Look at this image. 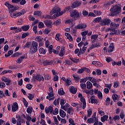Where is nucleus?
Instances as JSON below:
<instances>
[{"mask_svg": "<svg viewBox=\"0 0 125 125\" xmlns=\"http://www.w3.org/2000/svg\"><path fill=\"white\" fill-rule=\"evenodd\" d=\"M72 9V7H67L64 9V10L62 11H61V9L59 8L58 6H55V7L51 10L50 12V15H53L55 18L56 17H59V16H61V15H63L66 11H70Z\"/></svg>", "mask_w": 125, "mask_h": 125, "instance_id": "f257e3e1", "label": "nucleus"}, {"mask_svg": "<svg viewBox=\"0 0 125 125\" xmlns=\"http://www.w3.org/2000/svg\"><path fill=\"white\" fill-rule=\"evenodd\" d=\"M65 24H68L70 25V27H73L74 25H75V23L73 21V19H70L69 20H67L65 21Z\"/></svg>", "mask_w": 125, "mask_h": 125, "instance_id": "f3484780", "label": "nucleus"}, {"mask_svg": "<svg viewBox=\"0 0 125 125\" xmlns=\"http://www.w3.org/2000/svg\"><path fill=\"white\" fill-rule=\"evenodd\" d=\"M66 103V101L63 99H61L60 104L61 106H63L64 104Z\"/></svg>", "mask_w": 125, "mask_h": 125, "instance_id": "338daca9", "label": "nucleus"}, {"mask_svg": "<svg viewBox=\"0 0 125 125\" xmlns=\"http://www.w3.org/2000/svg\"><path fill=\"white\" fill-rule=\"evenodd\" d=\"M69 107H70V105L69 104L66 103L64 105L61 106V108L64 111H67V110L69 109Z\"/></svg>", "mask_w": 125, "mask_h": 125, "instance_id": "aec40b11", "label": "nucleus"}, {"mask_svg": "<svg viewBox=\"0 0 125 125\" xmlns=\"http://www.w3.org/2000/svg\"><path fill=\"white\" fill-rule=\"evenodd\" d=\"M72 84V81H71V80L70 79L67 78L66 79V81H65V85L66 86H69V85H71Z\"/></svg>", "mask_w": 125, "mask_h": 125, "instance_id": "f704fd0d", "label": "nucleus"}, {"mask_svg": "<svg viewBox=\"0 0 125 125\" xmlns=\"http://www.w3.org/2000/svg\"><path fill=\"white\" fill-rule=\"evenodd\" d=\"M120 26V24H116L115 22H111L110 23V28H108L105 30V32H109L110 36H112V35H116L117 34V30L115 29H117V27Z\"/></svg>", "mask_w": 125, "mask_h": 125, "instance_id": "7ed1b4c3", "label": "nucleus"}, {"mask_svg": "<svg viewBox=\"0 0 125 125\" xmlns=\"http://www.w3.org/2000/svg\"><path fill=\"white\" fill-rule=\"evenodd\" d=\"M32 110H33V108L30 106L27 108L26 110V112L27 113H28V114H31V113H32Z\"/></svg>", "mask_w": 125, "mask_h": 125, "instance_id": "4d7b16f0", "label": "nucleus"}, {"mask_svg": "<svg viewBox=\"0 0 125 125\" xmlns=\"http://www.w3.org/2000/svg\"><path fill=\"white\" fill-rule=\"evenodd\" d=\"M98 97L99 99H102L103 98V95L101 91H99L98 93Z\"/></svg>", "mask_w": 125, "mask_h": 125, "instance_id": "13d9d810", "label": "nucleus"}, {"mask_svg": "<svg viewBox=\"0 0 125 125\" xmlns=\"http://www.w3.org/2000/svg\"><path fill=\"white\" fill-rule=\"evenodd\" d=\"M114 48H115V45H114V43H111L108 47V51L109 52H112L113 50H114Z\"/></svg>", "mask_w": 125, "mask_h": 125, "instance_id": "393cba45", "label": "nucleus"}, {"mask_svg": "<svg viewBox=\"0 0 125 125\" xmlns=\"http://www.w3.org/2000/svg\"><path fill=\"white\" fill-rule=\"evenodd\" d=\"M69 123L70 124L69 125H75V122H74V120L72 118L69 119Z\"/></svg>", "mask_w": 125, "mask_h": 125, "instance_id": "774afa93", "label": "nucleus"}, {"mask_svg": "<svg viewBox=\"0 0 125 125\" xmlns=\"http://www.w3.org/2000/svg\"><path fill=\"white\" fill-rule=\"evenodd\" d=\"M58 108H56L54 111H52V115H58Z\"/></svg>", "mask_w": 125, "mask_h": 125, "instance_id": "0e129e2a", "label": "nucleus"}, {"mask_svg": "<svg viewBox=\"0 0 125 125\" xmlns=\"http://www.w3.org/2000/svg\"><path fill=\"white\" fill-rule=\"evenodd\" d=\"M1 81L4 83H6V85H9L10 84V83H11L10 79H7L5 77H2L1 78Z\"/></svg>", "mask_w": 125, "mask_h": 125, "instance_id": "ddd939ff", "label": "nucleus"}, {"mask_svg": "<svg viewBox=\"0 0 125 125\" xmlns=\"http://www.w3.org/2000/svg\"><path fill=\"white\" fill-rule=\"evenodd\" d=\"M46 98L49 101H52V100H54V94H53V93H48V96Z\"/></svg>", "mask_w": 125, "mask_h": 125, "instance_id": "9b49d317", "label": "nucleus"}, {"mask_svg": "<svg viewBox=\"0 0 125 125\" xmlns=\"http://www.w3.org/2000/svg\"><path fill=\"white\" fill-rule=\"evenodd\" d=\"M60 115L62 118H65L66 117V112L62 109H60L59 111Z\"/></svg>", "mask_w": 125, "mask_h": 125, "instance_id": "5701e85b", "label": "nucleus"}, {"mask_svg": "<svg viewBox=\"0 0 125 125\" xmlns=\"http://www.w3.org/2000/svg\"><path fill=\"white\" fill-rule=\"evenodd\" d=\"M58 93L60 95H63L65 92H64V90H63V88H61L58 90Z\"/></svg>", "mask_w": 125, "mask_h": 125, "instance_id": "49530a36", "label": "nucleus"}, {"mask_svg": "<svg viewBox=\"0 0 125 125\" xmlns=\"http://www.w3.org/2000/svg\"><path fill=\"white\" fill-rule=\"evenodd\" d=\"M43 40V38H42L41 36H37L35 38V41L37 42H42Z\"/></svg>", "mask_w": 125, "mask_h": 125, "instance_id": "72a5a7b5", "label": "nucleus"}, {"mask_svg": "<svg viewBox=\"0 0 125 125\" xmlns=\"http://www.w3.org/2000/svg\"><path fill=\"white\" fill-rule=\"evenodd\" d=\"M101 19H102L101 17L96 18L94 20L93 22L94 23H99L101 21Z\"/></svg>", "mask_w": 125, "mask_h": 125, "instance_id": "37998d69", "label": "nucleus"}, {"mask_svg": "<svg viewBox=\"0 0 125 125\" xmlns=\"http://www.w3.org/2000/svg\"><path fill=\"white\" fill-rule=\"evenodd\" d=\"M90 99L92 104H98V101L95 99V97L94 96H91Z\"/></svg>", "mask_w": 125, "mask_h": 125, "instance_id": "dca6fc26", "label": "nucleus"}, {"mask_svg": "<svg viewBox=\"0 0 125 125\" xmlns=\"http://www.w3.org/2000/svg\"><path fill=\"white\" fill-rule=\"evenodd\" d=\"M38 42L35 41H33L32 42L31 46L30 49V53H32V54L34 53H36V52L38 51Z\"/></svg>", "mask_w": 125, "mask_h": 125, "instance_id": "20e7f679", "label": "nucleus"}, {"mask_svg": "<svg viewBox=\"0 0 125 125\" xmlns=\"http://www.w3.org/2000/svg\"><path fill=\"white\" fill-rule=\"evenodd\" d=\"M70 60L74 62V63H79V62H80V60L76 58H70Z\"/></svg>", "mask_w": 125, "mask_h": 125, "instance_id": "c03bdc74", "label": "nucleus"}, {"mask_svg": "<svg viewBox=\"0 0 125 125\" xmlns=\"http://www.w3.org/2000/svg\"><path fill=\"white\" fill-rule=\"evenodd\" d=\"M10 16L12 18H16L17 17H18L17 13H11L10 14Z\"/></svg>", "mask_w": 125, "mask_h": 125, "instance_id": "864d4df0", "label": "nucleus"}, {"mask_svg": "<svg viewBox=\"0 0 125 125\" xmlns=\"http://www.w3.org/2000/svg\"><path fill=\"white\" fill-rule=\"evenodd\" d=\"M112 98L114 101H116V100H119V96L116 94H113Z\"/></svg>", "mask_w": 125, "mask_h": 125, "instance_id": "e433bc0d", "label": "nucleus"}, {"mask_svg": "<svg viewBox=\"0 0 125 125\" xmlns=\"http://www.w3.org/2000/svg\"><path fill=\"white\" fill-rule=\"evenodd\" d=\"M52 111H53V107L51 106H50L48 107H45V112L46 114L50 113L51 115H52Z\"/></svg>", "mask_w": 125, "mask_h": 125, "instance_id": "f8f14e48", "label": "nucleus"}, {"mask_svg": "<svg viewBox=\"0 0 125 125\" xmlns=\"http://www.w3.org/2000/svg\"><path fill=\"white\" fill-rule=\"evenodd\" d=\"M52 64V62H48V61H45L43 62V65L44 66H47L48 65H51Z\"/></svg>", "mask_w": 125, "mask_h": 125, "instance_id": "79ce46f5", "label": "nucleus"}, {"mask_svg": "<svg viewBox=\"0 0 125 125\" xmlns=\"http://www.w3.org/2000/svg\"><path fill=\"white\" fill-rule=\"evenodd\" d=\"M29 36H30V33H29V32H26L22 34L21 38L25 39V38H26V37Z\"/></svg>", "mask_w": 125, "mask_h": 125, "instance_id": "de8ad7c7", "label": "nucleus"}, {"mask_svg": "<svg viewBox=\"0 0 125 125\" xmlns=\"http://www.w3.org/2000/svg\"><path fill=\"white\" fill-rule=\"evenodd\" d=\"M18 110V104L17 103L15 102L13 103L12 106V111L13 112H16Z\"/></svg>", "mask_w": 125, "mask_h": 125, "instance_id": "2eb2a0df", "label": "nucleus"}, {"mask_svg": "<svg viewBox=\"0 0 125 125\" xmlns=\"http://www.w3.org/2000/svg\"><path fill=\"white\" fill-rule=\"evenodd\" d=\"M5 5L8 7L9 10L12 11H15V10H18L19 9V7L14 6L13 5L9 4L8 2L5 3Z\"/></svg>", "mask_w": 125, "mask_h": 125, "instance_id": "0eeeda50", "label": "nucleus"}, {"mask_svg": "<svg viewBox=\"0 0 125 125\" xmlns=\"http://www.w3.org/2000/svg\"><path fill=\"white\" fill-rule=\"evenodd\" d=\"M32 44V43L30 42H28L25 43V44L24 45L23 47L24 48H29L30 46H31V45Z\"/></svg>", "mask_w": 125, "mask_h": 125, "instance_id": "a19ab883", "label": "nucleus"}, {"mask_svg": "<svg viewBox=\"0 0 125 125\" xmlns=\"http://www.w3.org/2000/svg\"><path fill=\"white\" fill-rule=\"evenodd\" d=\"M64 54H65V48H64V47H62L61 48L59 55V56H61V57H62L64 56Z\"/></svg>", "mask_w": 125, "mask_h": 125, "instance_id": "412c9836", "label": "nucleus"}, {"mask_svg": "<svg viewBox=\"0 0 125 125\" xmlns=\"http://www.w3.org/2000/svg\"><path fill=\"white\" fill-rule=\"evenodd\" d=\"M44 23L47 27H51V25L52 24V22L51 21H48V20H45L44 21Z\"/></svg>", "mask_w": 125, "mask_h": 125, "instance_id": "b1692460", "label": "nucleus"}, {"mask_svg": "<svg viewBox=\"0 0 125 125\" xmlns=\"http://www.w3.org/2000/svg\"><path fill=\"white\" fill-rule=\"evenodd\" d=\"M98 38V35L97 34L93 35L91 37V41L92 42H94L96 40H97V38Z\"/></svg>", "mask_w": 125, "mask_h": 125, "instance_id": "bb28decb", "label": "nucleus"}, {"mask_svg": "<svg viewBox=\"0 0 125 125\" xmlns=\"http://www.w3.org/2000/svg\"><path fill=\"white\" fill-rule=\"evenodd\" d=\"M60 102V98H58L57 100H55L54 101V105H59V103Z\"/></svg>", "mask_w": 125, "mask_h": 125, "instance_id": "6e6d98bb", "label": "nucleus"}, {"mask_svg": "<svg viewBox=\"0 0 125 125\" xmlns=\"http://www.w3.org/2000/svg\"><path fill=\"white\" fill-rule=\"evenodd\" d=\"M80 86L82 88V89H83L84 90H85V87H86V84H85V83H82L80 84Z\"/></svg>", "mask_w": 125, "mask_h": 125, "instance_id": "680f3d73", "label": "nucleus"}, {"mask_svg": "<svg viewBox=\"0 0 125 125\" xmlns=\"http://www.w3.org/2000/svg\"><path fill=\"white\" fill-rule=\"evenodd\" d=\"M108 118H109V116H108V115H104V116L101 117V121L102 122V123H104L108 120Z\"/></svg>", "mask_w": 125, "mask_h": 125, "instance_id": "473e14b6", "label": "nucleus"}, {"mask_svg": "<svg viewBox=\"0 0 125 125\" xmlns=\"http://www.w3.org/2000/svg\"><path fill=\"white\" fill-rule=\"evenodd\" d=\"M26 120H27L26 122H31V120H32V118L31 117V116H30V115H29L28 114H26Z\"/></svg>", "mask_w": 125, "mask_h": 125, "instance_id": "603ef678", "label": "nucleus"}, {"mask_svg": "<svg viewBox=\"0 0 125 125\" xmlns=\"http://www.w3.org/2000/svg\"><path fill=\"white\" fill-rule=\"evenodd\" d=\"M32 80L34 82H37V81H38V82H41V81L43 82V81H44V78H43V76H41L40 74H37L33 77Z\"/></svg>", "mask_w": 125, "mask_h": 125, "instance_id": "423d86ee", "label": "nucleus"}, {"mask_svg": "<svg viewBox=\"0 0 125 125\" xmlns=\"http://www.w3.org/2000/svg\"><path fill=\"white\" fill-rule=\"evenodd\" d=\"M94 91V90H93V89L89 90H86L84 91V92H85V93H86V94H87V95L91 94V95H92V94H93V92Z\"/></svg>", "mask_w": 125, "mask_h": 125, "instance_id": "c756f323", "label": "nucleus"}, {"mask_svg": "<svg viewBox=\"0 0 125 125\" xmlns=\"http://www.w3.org/2000/svg\"><path fill=\"white\" fill-rule=\"evenodd\" d=\"M61 23V20L59 19L57 20L56 21L54 22V25L55 26H57V25H60Z\"/></svg>", "mask_w": 125, "mask_h": 125, "instance_id": "8fccbe9b", "label": "nucleus"}, {"mask_svg": "<svg viewBox=\"0 0 125 125\" xmlns=\"http://www.w3.org/2000/svg\"><path fill=\"white\" fill-rule=\"evenodd\" d=\"M89 81L91 82V83H96V80H95V79H94L93 77H90V79Z\"/></svg>", "mask_w": 125, "mask_h": 125, "instance_id": "69168bd1", "label": "nucleus"}, {"mask_svg": "<svg viewBox=\"0 0 125 125\" xmlns=\"http://www.w3.org/2000/svg\"><path fill=\"white\" fill-rule=\"evenodd\" d=\"M39 53L40 54H45V53H46V50H45V49H44V48H42V47H41L39 50Z\"/></svg>", "mask_w": 125, "mask_h": 125, "instance_id": "c85d7f7f", "label": "nucleus"}, {"mask_svg": "<svg viewBox=\"0 0 125 125\" xmlns=\"http://www.w3.org/2000/svg\"><path fill=\"white\" fill-rule=\"evenodd\" d=\"M13 53V51L10 50L8 51L7 54H5V57H8V56H10Z\"/></svg>", "mask_w": 125, "mask_h": 125, "instance_id": "bf43d9fd", "label": "nucleus"}, {"mask_svg": "<svg viewBox=\"0 0 125 125\" xmlns=\"http://www.w3.org/2000/svg\"><path fill=\"white\" fill-rule=\"evenodd\" d=\"M78 97L80 98V101L83 103L82 108L85 109L86 107V102H85V99H84L83 96V94H82L81 93L78 94Z\"/></svg>", "mask_w": 125, "mask_h": 125, "instance_id": "39448f33", "label": "nucleus"}, {"mask_svg": "<svg viewBox=\"0 0 125 125\" xmlns=\"http://www.w3.org/2000/svg\"><path fill=\"white\" fill-rule=\"evenodd\" d=\"M92 115V109H89L87 110V117H90Z\"/></svg>", "mask_w": 125, "mask_h": 125, "instance_id": "3c124183", "label": "nucleus"}, {"mask_svg": "<svg viewBox=\"0 0 125 125\" xmlns=\"http://www.w3.org/2000/svg\"><path fill=\"white\" fill-rule=\"evenodd\" d=\"M67 113L69 114V115H73L74 114V109L73 107H69L67 110Z\"/></svg>", "mask_w": 125, "mask_h": 125, "instance_id": "c9c22d12", "label": "nucleus"}, {"mask_svg": "<svg viewBox=\"0 0 125 125\" xmlns=\"http://www.w3.org/2000/svg\"><path fill=\"white\" fill-rule=\"evenodd\" d=\"M86 28V25L84 23H80L75 26V29H85Z\"/></svg>", "mask_w": 125, "mask_h": 125, "instance_id": "4468645a", "label": "nucleus"}, {"mask_svg": "<svg viewBox=\"0 0 125 125\" xmlns=\"http://www.w3.org/2000/svg\"><path fill=\"white\" fill-rule=\"evenodd\" d=\"M61 39V34H60V33H57V34H56L55 39L56 40V41H57V42H59Z\"/></svg>", "mask_w": 125, "mask_h": 125, "instance_id": "4c0bfd02", "label": "nucleus"}, {"mask_svg": "<svg viewBox=\"0 0 125 125\" xmlns=\"http://www.w3.org/2000/svg\"><path fill=\"white\" fill-rule=\"evenodd\" d=\"M86 86H87V89H91V88H92V83H90V82H88L87 81L86 82Z\"/></svg>", "mask_w": 125, "mask_h": 125, "instance_id": "2f4dec72", "label": "nucleus"}, {"mask_svg": "<svg viewBox=\"0 0 125 125\" xmlns=\"http://www.w3.org/2000/svg\"><path fill=\"white\" fill-rule=\"evenodd\" d=\"M111 22V20L109 19H104L101 21H100V25L101 26H108L109 25L110 23Z\"/></svg>", "mask_w": 125, "mask_h": 125, "instance_id": "6e6552de", "label": "nucleus"}, {"mask_svg": "<svg viewBox=\"0 0 125 125\" xmlns=\"http://www.w3.org/2000/svg\"><path fill=\"white\" fill-rule=\"evenodd\" d=\"M44 27V24H43L42 22H40L39 23L38 27L39 29H42V28H43Z\"/></svg>", "mask_w": 125, "mask_h": 125, "instance_id": "5fc2aeb1", "label": "nucleus"}, {"mask_svg": "<svg viewBox=\"0 0 125 125\" xmlns=\"http://www.w3.org/2000/svg\"><path fill=\"white\" fill-rule=\"evenodd\" d=\"M25 14V10H22L19 12L17 13V15L18 16H21V15H24Z\"/></svg>", "mask_w": 125, "mask_h": 125, "instance_id": "ea45409f", "label": "nucleus"}, {"mask_svg": "<svg viewBox=\"0 0 125 125\" xmlns=\"http://www.w3.org/2000/svg\"><path fill=\"white\" fill-rule=\"evenodd\" d=\"M10 30L13 31V33L14 34H16L17 33H19L20 32H22V29L21 28H18L16 27H12L10 28Z\"/></svg>", "mask_w": 125, "mask_h": 125, "instance_id": "9d476101", "label": "nucleus"}, {"mask_svg": "<svg viewBox=\"0 0 125 125\" xmlns=\"http://www.w3.org/2000/svg\"><path fill=\"white\" fill-rule=\"evenodd\" d=\"M93 65H95L96 67H101L102 66V63L99 62L93 61L92 62Z\"/></svg>", "mask_w": 125, "mask_h": 125, "instance_id": "4be33fe9", "label": "nucleus"}, {"mask_svg": "<svg viewBox=\"0 0 125 125\" xmlns=\"http://www.w3.org/2000/svg\"><path fill=\"white\" fill-rule=\"evenodd\" d=\"M69 90L71 93H72L73 94H76V93H77V91H78L77 88H75L74 86L70 87Z\"/></svg>", "mask_w": 125, "mask_h": 125, "instance_id": "a211bd4d", "label": "nucleus"}, {"mask_svg": "<svg viewBox=\"0 0 125 125\" xmlns=\"http://www.w3.org/2000/svg\"><path fill=\"white\" fill-rule=\"evenodd\" d=\"M81 4H82V2L76 1L73 3V4H72V8H76V7H78V6H80Z\"/></svg>", "mask_w": 125, "mask_h": 125, "instance_id": "6ab92c4d", "label": "nucleus"}, {"mask_svg": "<svg viewBox=\"0 0 125 125\" xmlns=\"http://www.w3.org/2000/svg\"><path fill=\"white\" fill-rule=\"evenodd\" d=\"M65 36L66 37L67 39L69 40L70 42H73V37H72L70 34L68 33H65Z\"/></svg>", "mask_w": 125, "mask_h": 125, "instance_id": "a878e982", "label": "nucleus"}, {"mask_svg": "<svg viewBox=\"0 0 125 125\" xmlns=\"http://www.w3.org/2000/svg\"><path fill=\"white\" fill-rule=\"evenodd\" d=\"M84 72V67H82L81 69H79L78 71V74H83Z\"/></svg>", "mask_w": 125, "mask_h": 125, "instance_id": "e2e57ef3", "label": "nucleus"}, {"mask_svg": "<svg viewBox=\"0 0 125 125\" xmlns=\"http://www.w3.org/2000/svg\"><path fill=\"white\" fill-rule=\"evenodd\" d=\"M70 16L72 17V18H74L75 20H77L80 17V14L78 11L74 10L70 13Z\"/></svg>", "mask_w": 125, "mask_h": 125, "instance_id": "1a4fd4ad", "label": "nucleus"}, {"mask_svg": "<svg viewBox=\"0 0 125 125\" xmlns=\"http://www.w3.org/2000/svg\"><path fill=\"white\" fill-rule=\"evenodd\" d=\"M33 15H35V16H41L42 15V12L36 11L34 12Z\"/></svg>", "mask_w": 125, "mask_h": 125, "instance_id": "58836bf2", "label": "nucleus"}, {"mask_svg": "<svg viewBox=\"0 0 125 125\" xmlns=\"http://www.w3.org/2000/svg\"><path fill=\"white\" fill-rule=\"evenodd\" d=\"M73 77L75 81V83H78L80 80V78H79V76H77V75H73Z\"/></svg>", "mask_w": 125, "mask_h": 125, "instance_id": "09e8293b", "label": "nucleus"}, {"mask_svg": "<svg viewBox=\"0 0 125 125\" xmlns=\"http://www.w3.org/2000/svg\"><path fill=\"white\" fill-rule=\"evenodd\" d=\"M110 14L111 16H116L119 13L122 12V8L120 4H117L116 5L113 6L110 9Z\"/></svg>", "mask_w": 125, "mask_h": 125, "instance_id": "f03ea898", "label": "nucleus"}, {"mask_svg": "<svg viewBox=\"0 0 125 125\" xmlns=\"http://www.w3.org/2000/svg\"><path fill=\"white\" fill-rule=\"evenodd\" d=\"M21 29L24 32H27L30 29V25H23L21 27Z\"/></svg>", "mask_w": 125, "mask_h": 125, "instance_id": "cd10ccee", "label": "nucleus"}, {"mask_svg": "<svg viewBox=\"0 0 125 125\" xmlns=\"http://www.w3.org/2000/svg\"><path fill=\"white\" fill-rule=\"evenodd\" d=\"M98 113L100 116H104L105 115V112L104 111H102V109L101 108H98Z\"/></svg>", "mask_w": 125, "mask_h": 125, "instance_id": "a18cd8bd", "label": "nucleus"}, {"mask_svg": "<svg viewBox=\"0 0 125 125\" xmlns=\"http://www.w3.org/2000/svg\"><path fill=\"white\" fill-rule=\"evenodd\" d=\"M24 59H25V56H21L20 58L17 59V62H18L19 64H20V63L23 62V60H24Z\"/></svg>", "mask_w": 125, "mask_h": 125, "instance_id": "7c9ffc66", "label": "nucleus"}, {"mask_svg": "<svg viewBox=\"0 0 125 125\" xmlns=\"http://www.w3.org/2000/svg\"><path fill=\"white\" fill-rule=\"evenodd\" d=\"M93 12L96 15H97L98 16H100V15L102 14L101 12L99 11L94 10Z\"/></svg>", "mask_w": 125, "mask_h": 125, "instance_id": "052dcab7", "label": "nucleus"}]
</instances>
